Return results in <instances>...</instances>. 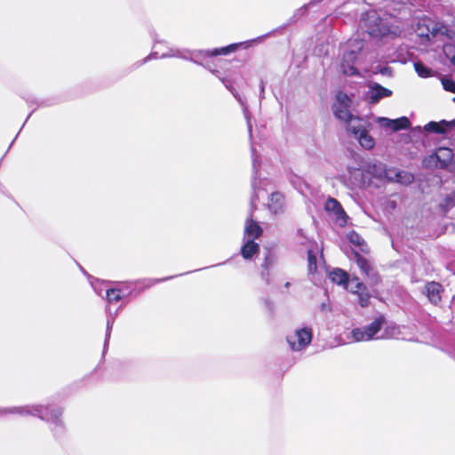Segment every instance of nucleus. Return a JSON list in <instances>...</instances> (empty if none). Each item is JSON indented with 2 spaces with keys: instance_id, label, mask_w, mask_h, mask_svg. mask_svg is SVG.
Here are the masks:
<instances>
[{
  "instance_id": "c85d7f7f",
  "label": "nucleus",
  "mask_w": 455,
  "mask_h": 455,
  "mask_svg": "<svg viewBox=\"0 0 455 455\" xmlns=\"http://www.w3.org/2000/svg\"><path fill=\"white\" fill-rule=\"evenodd\" d=\"M442 84L445 91L455 93V81L450 78H443Z\"/></svg>"
},
{
  "instance_id": "412c9836",
  "label": "nucleus",
  "mask_w": 455,
  "mask_h": 455,
  "mask_svg": "<svg viewBox=\"0 0 455 455\" xmlns=\"http://www.w3.org/2000/svg\"><path fill=\"white\" fill-rule=\"evenodd\" d=\"M385 323V316L380 315L376 317L372 323L369 325L363 327L366 331L367 339H371L375 334H377L382 328L383 323Z\"/></svg>"
},
{
  "instance_id": "a878e982",
  "label": "nucleus",
  "mask_w": 455,
  "mask_h": 455,
  "mask_svg": "<svg viewBox=\"0 0 455 455\" xmlns=\"http://www.w3.org/2000/svg\"><path fill=\"white\" fill-rule=\"evenodd\" d=\"M396 171L397 170L395 168H387L386 170H382L383 174H379V179L393 182L395 180V173H396Z\"/></svg>"
},
{
  "instance_id": "473e14b6",
  "label": "nucleus",
  "mask_w": 455,
  "mask_h": 455,
  "mask_svg": "<svg viewBox=\"0 0 455 455\" xmlns=\"http://www.w3.org/2000/svg\"><path fill=\"white\" fill-rule=\"evenodd\" d=\"M450 60H451V64L455 66V54L451 58Z\"/></svg>"
},
{
  "instance_id": "2f4dec72",
  "label": "nucleus",
  "mask_w": 455,
  "mask_h": 455,
  "mask_svg": "<svg viewBox=\"0 0 455 455\" xmlns=\"http://www.w3.org/2000/svg\"><path fill=\"white\" fill-rule=\"evenodd\" d=\"M444 203H445L444 206L446 208H450V207H452L454 205L453 198L451 196H448L445 197Z\"/></svg>"
},
{
  "instance_id": "ddd939ff",
  "label": "nucleus",
  "mask_w": 455,
  "mask_h": 455,
  "mask_svg": "<svg viewBox=\"0 0 455 455\" xmlns=\"http://www.w3.org/2000/svg\"><path fill=\"white\" fill-rule=\"evenodd\" d=\"M243 233L248 239L252 240L259 238L263 234V228L252 219L251 214L245 220Z\"/></svg>"
},
{
  "instance_id": "6e6552de",
  "label": "nucleus",
  "mask_w": 455,
  "mask_h": 455,
  "mask_svg": "<svg viewBox=\"0 0 455 455\" xmlns=\"http://www.w3.org/2000/svg\"><path fill=\"white\" fill-rule=\"evenodd\" d=\"M324 209L326 212L333 214L335 220L339 222L340 226H344L347 223V215L337 199L329 197L324 204Z\"/></svg>"
},
{
  "instance_id": "aec40b11",
  "label": "nucleus",
  "mask_w": 455,
  "mask_h": 455,
  "mask_svg": "<svg viewBox=\"0 0 455 455\" xmlns=\"http://www.w3.org/2000/svg\"><path fill=\"white\" fill-rule=\"evenodd\" d=\"M259 252V244L255 240L248 239L241 247V255L244 259H251Z\"/></svg>"
},
{
  "instance_id": "2eb2a0df",
  "label": "nucleus",
  "mask_w": 455,
  "mask_h": 455,
  "mask_svg": "<svg viewBox=\"0 0 455 455\" xmlns=\"http://www.w3.org/2000/svg\"><path fill=\"white\" fill-rule=\"evenodd\" d=\"M249 43L248 42H240V43H235L231 44L229 45L220 47V48H214L212 50H210L207 52V55L211 57H215L219 55H228L231 52H235L239 48H248Z\"/></svg>"
},
{
  "instance_id": "b1692460",
  "label": "nucleus",
  "mask_w": 455,
  "mask_h": 455,
  "mask_svg": "<svg viewBox=\"0 0 455 455\" xmlns=\"http://www.w3.org/2000/svg\"><path fill=\"white\" fill-rule=\"evenodd\" d=\"M123 294L120 289L111 288L107 291V299L109 302H118L122 299Z\"/></svg>"
},
{
  "instance_id": "cd10ccee",
  "label": "nucleus",
  "mask_w": 455,
  "mask_h": 455,
  "mask_svg": "<svg viewBox=\"0 0 455 455\" xmlns=\"http://www.w3.org/2000/svg\"><path fill=\"white\" fill-rule=\"evenodd\" d=\"M348 239L350 243L358 247H362L365 243L364 240L356 232H351L348 235Z\"/></svg>"
},
{
  "instance_id": "f3484780",
  "label": "nucleus",
  "mask_w": 455,
  "mask_h": 455,
  "mask_svg": "<svg viewBox=\"0 0 455 455\" xmlns=\"http://www.w3.org/2000/svg\"><path fill=\"white\" fill-rule=\"evenodd\" d=\"M435 157L439 163L440 168H447L451 164L453 159V151L449 148H439L435 153Z\"/></svg>"
},
{
  "instance_id": "39448f33",
  "label": "nucleus",
  "mask_w": 455,
  "mask_h": 455,
  "mask_svg": "<svg viewBox=\"0 0 455 455\" xmlns=\"http://www.w3.org/2000/svg\"><path fill=\"white\" fill-rule=\"evenodd\" d=\"M311 340L312 331L310 328L297 330L293 336L287 338V341L293 351L302 350L311 342Z\"/></svg>"
},
{
  "instance_id": "9b49d317",
  "label": "nucleus",
  "mask_w": 455,
  "mask_h": 455,
  "mask_svg": "<svg viewBox=\"0 0 455 455\" xmlns=\"http://www.w3.org/2000/svg\"><path fill=\"white\" fill-rule=\"evenodd\" d=\"M356 60V54L355 52L350 51L343 55L340 64L341 71L346 76L359 75L357 68L355 67Z\"/></svg>"
},
{
  "instance_id": "6ab92c4d",
  "label": "nucleus",
  "mask_w": 455,
  "mask_h": 455,
  "mask_svg": "<svg viewBox=\"0 0 455 455\" xmlns=\"http://www.w3.org/2000/svg\"><path fill=\"white\" fill-rule=\"evenodd\" d=\"M329 277L333 283L347 288L349 283V275L341 268H334L329 274Z\"/></svg>"
},
{
  "instance_id": "4be33fe9",
  "label": "nucleus",
  "mask_w": 455,
  "mask_h": 455,
  "mask_svg": "<svg viewBox=\"0 0 455 455\" xmlns=\"http://www.w3.org/2000/svg\"><path fill=\"white\" fill-rule=\"evenodd\" d=\"M395 182L402 183V184H409L411 183L414 180V177L411 173L404 171H396L395 173Z\"/></svg>"
},
{
  "instance_id": "393cba45",
  "label": "nucleus",
  "mask_w": 455,
  "mask_h": 455,
  "mask_svg": "<svg viewBox=\"0 0 455 455\" xmlns=\"http://www.w3.org/2000/svg\"><path fill=\"white\" fill-rule=\"evenodd\" d=\"M414 68L417 72V74L421 77H428L431 75V69L427 68L423 63L421 62H416L414 64Z\"/></svg>"
},
{
  "instance_id": "bb28decb",
  "label": "nucleus",
  "mask_w": 455,
  "mask_h": 455,
  "mask_svg": "<svg viewBox=\"0 0 455 455\" xmlns=\"http://www.w3.org/2000/svg\"><path fill=\"white\" fill-rule=\"evenodd\" d=\"M352 337L353 339L359 342L363 340H368L366 331L363 328H355L352 331Z\"/></svg>"
},
{
  "instance_id": "4468645a",
  "label": "nucleus",
  "mask_w": 455,
  "mask_h": 455,
  "mask_svg": "<svg viewBox=\"0 0 455 455\" xmlns=\"http://www.w3.org/2000/svg\"><path fill=\"white\" fill-rule=\"evenodd\" d=\"M455 127V119L451 121L442 120L440 122H429L425 125L427 132L444 134L448 130Z\"/></svg>"
},
{
  "instance_id": "0eeeda50",
  "label": "nucleus",
  "mask_w": 455,
  "mask_h": 455,
  "mask_svg": "<svg viewBox=\"0 0 455 455\" xmlns=\"http://www.w3.org/2000/svg\"><path fill=\"white\" fill-rule=\"evenodd\" d=\"M37 411L40 413V418L43 420L50 421L56 426H63V410L61 408L53 407L48 404L46 406H40V409H38Z\"/></svg>"
},
{
  "instance_id": "423d86ee",
  "label": "nucleus",
  "mask_w": 455,
  "mask_h": 455,
  "mask_svg": "<svg viewBox=\"0 0 455 455\" xmlns=\"http://www.w3.org/2000/svg\"><path fill=\"white\" fill-rule=\"evenodd\" d=\"M355 259L357 266L360 267L364 275L372 284H378L381 282L379 273L371 267L370 261L363 257L359 252L354 251Z\"/></svg>"
},
{
  "instance_id": "1a4fd4ad",
  "label": "nucleus",
  "mask_w": 455,
  "mask_h": 455,
  "mask_svg": "<svg viewBox=\"0 0 455 455\" xmlns=\"http://www.w3.org/2000/svg\"><path fill=\"white\" fill-rule=\"evenodd\" d=\"M444 291L443 285L435 281L427 282L425 285V294L430 303L437 305L442 301V294Z\"/></svg>"
},
{
  "instance_id": "dca6fc26",
  "label": "nucleus",
  "mask_w": 455,
  "mask_h": 455,
  "mask_svg": "<svg viewBox=\"0 0 455 455\" xmlns=\"http://www.w3.org/2000/svg\"><path fill=\"white\" fill-rule=\"evenodd\" d=\"M369 93L370 103L375 104L382 98L390 97L392 95V91L376 83L371 86Z\"/></svg>"
},
{
  "instance_id": "f03ea898",
  "label": "nucleus",
  "mask_w": 455,
  "mask_h": 455,
  "mask_svg": "<svg viewBox=\"0 0 455 455\" xmlns=\"http://www.w3.org/2000/svg\"><path fill=\"white\" fill-rule=\"evenodd\" d=\"M415 32L419 37L429 41L438 34L445 35L448 32V28L442 23L435 22L427 17H423L419 19Z\"/></svg>"
},
{
  "instance_id": "7c9ffc66",
  "label": "nucleus",
  "mask_w": 455,
  "mask_h": 455,
  "mask_svg": "<svg viewBox=\"0 0 455 455\" xmlns=\"http://www.w3.org/2000/svg\"><path fill=\"white\" fill-rule=\"evenodd\" d=\"M386 169H387V166L385 164H374L371 166V174L375 178L379 179V174H383L382 173V170H386Z\"/></svg>"
},
{
  "instance_id": "c756f323",
  "label": "nucleus",
  "mask_w": 455,
  "mask_h": 455,
  "mask_svg": "<svg viewBox=\"0 0 455 455\" xmlns=\"http://www.w3.org/2000/svg\"><path fill=\"white\" fill-rule=\"evenodd\" d=\"M275 263V257L273 254H271L270 252L267 253L265 258H264V260H263V263H262V267L266 270H268L272 266L273 264Z\"/></svg>"
},
{
  "instance_id": "a211bd4d",
  "label": "nucleus",
  "mask_w": 455,
  "mask_h": 455,
  "mask_svg": "<svg viewBox=\"0 0 455 455\" xmlns=\"http://www.w3.org/2000/svg\"><path fill=\"white\" fill-rule=\"evenodd\" d=\"M284 202H285V198L282 193L277 192V191L273 192L269 197L268 208L272 212H274L275 214H277V213L283 212V210L284 208Z\"/></svg>"
},
{
  "instance_id": "5701e85b",
  "label": "nucleus",
  "mask_w": 455,
  "mask_h": 455,
  "mask_svg": "<svg viewBox=\"0 0 455 455\" xmlns=\"http://www.w3.org/2000/svg\"><path fill=\"white\" fill-rule=\"evenodd\" d=\"M307 265L308 271L313 274L317 270V259L316 255L313 250L307 251Z\"/></svg>"
},
{
  "instance_id": "f257e3e1",
  "label": "nucleus",
  "mask_w": 455,
  "mask_h": 455,
  "mask_svg": "<svg viewBox=\"0 0 455 455\" xmlns=\"http://www.w3.org/2000/svg\"><path fill=\"white\" fill-rule=\"evenodd\" d=\"M401 21L395 15L385 13L379 16L376 12H370L364 19L366 32L372 37L383 38L385 36H399L402 29Z\"/></svg>"
},
{
  "instance_id": "f8f14e48",
  "label": "nucleus",
  "mask_w": 455,
  "mask_h": 455,
  "mask_svg": "<svg viewBox=\"0 0 455 455\" xmlns=\"http://www.w3.org/2000/svg\"><path fill=\"white\" fill-rule=\"evenodd\" d=\"M379 123L386 128L390 129L393 132L400 130H405L410 128L411 122L406 116H402L396 119H389L387 117L379 118Z\"/></svg>"
},
{
  "instance_id": "20e7f679",
  "label": "nucleus",
  "mask_w": 455,
  "mask_h": 455,
  "mask_svg": "<svg viewBox=\"0 0 455 455\" xmlns=\"http://www.w3.org/2000/svg\"><path fill=\"white\" fill-rule=\"evenodd\" d=\"M347 131L358 140L363 148H373L375 142L373 138L369 134L366 122L363 119H355V124H349L348 126H347Z\"/></svg>"
},
{
  "instance_id": "7ed1b4c3",
  "label": "nucleus",
  "mask_w": 455,
  "mask_h": 455,
  "mask_svg": "<svg viewBox=\"0 0 455 455\" xmlns=\"http://www.w3.org/2000/svg\"><path fill=\"white\" fill-rule=\"evenodd\" d=\"M351 105V99L347 93L339 92L336 95V101L332 105V111L336 118L342 120L346 123V127L349 124H355V119L361 117L354 116L349 108Z\"/></svg>"
},
{
  "instance_id": "72a5a7b5",
  "label": "nucleus",
  "mask_w": 455,
  "mask_h": 455,
  "mask_svg": "<svg viewBox=\"0 0 455 455\" xmlns=\"http://www.w3.org/2000/svg\"><path fill=\"white\" fill-rule=\"evenodd\" d=\"M453 101L455 102V97L453 98Z\"/></svg>"
},
{
  "instance_id": "9d476101",
  "label": "nucleus",
  "mask_w": 455,
  "mask_h": 455,
  "mask_svg": "<svg viewBox=\"0 0 455 455\" xmlns=\"http://www.w3.org/2000/svg\"><path fill=\"white\" fill-rule=\"evenodd\" d=\"M352 282L355 283V288L351 292L356 294L358 297V303L362 307H366L370 305L371 295L367 291L366 285L359 281L358 277H353Z\"/></svg>"
}]
</instances>
